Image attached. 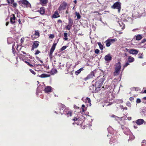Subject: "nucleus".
<instances>
[{"label":"nucleus","instance_id":"obj_41","mask_svg":"<svg viewBox=\"0 0 146 146\" xmlns=\"http://www.w3.org/2000/svg\"><path fill=\"white\" fill-rule=\"evenodd\" d=\"M94 52L95 53L98 54L99 53L100 50L99 49H97L95 50Z\"/></svg>","mask_w":146,"mask_h":146},{"label":"nucleus","instance_id":"obj_61","mask_svg":"<svg viewBox=\"0 0 146 146\" xmlns=\"http://www.w3.org/2000/svg\"><path fill=\"white\" fill-rule=\"evenodd\" d=\"M138 58H143V57L142 56H139L138 57Z\"/></svg>","mask_w":146,"mask_h":146},{"label":"nucleus","instance_id":"obj_30","mask_svg":"<svg viewBox=\"0 0 146 146\" xmlns=\"http://www.w3.org/2000/svg\"><path fill=\"white\" fill-rule=\"evenodd\" d=\"M98 45L100 48L101 50H103L104 48L102 44L100 42L98 43Z\"/></svg>","mask_w":146,"mask_h":146},{"label":"nucleus","instance_id":"obj_28","mask_svg":"<svg viewBox=\"0 0 146 146\" xmlns=\"http://www.w3.org/2000/svg\"><path fill=\"white\" fill-rule=\"evenodd\" d=\"M105 42L106 43V46L109 47L110 46L111 43L108 39L106 40Z\"/></svg>","mask_w":146,"mask_h":146},{"label":"nucleus","instance_id":"obj_27","mask_svg":"<svg viewBox=\"0 0 146 146\" xmlns=\"http://www.w3.org/2000/svg\"><path fill=\"white\" fill-rule=\"evenodd\" d=\"M83 70V68H81L80 69L76 71L75 72V74L76 75H78L79 74H80L82 70Z\"/></svg>","mask_w":146,"mask_h":146},{"label":"nucleus","instance_id":"obj_52","mask_svg":"<svg viewBox=\"0 0 146 146\" xmlns=\"http://www.w3.org/2000/svg\"><path fill=\"white\" fill-rule=\"evenodd\" d=\"M58 22L59 23H62V21L60 19H59L58 20Z\"/></svg>","mask_w":146,"mask_h":146},{"label":"nucleus","instance_id":"obj_9","mask_svg":"<svg viewBox=\"0 0 146 146\" xmlns=\"http://www.w3.org/2000/svg\"><path fill=\"white\" fill-rule=\"evenodd\" d=\"M72 120L75 121H76L75 123H73V125L76 124L78 125H80L82 123V121L76 117H74Z\"/></svg>","mask_w":146,"mask_h":146},{"label":"nucleus","instance_id":"obj_56","mask_svg":"<svg viewBox=\"0 0 146 146\" xmlns=\"http://www.w3.org/2000/svg\"><path fill=\"white\" fill-rule=\"evenodd\" d=\"M9 22H7L6 23V26H7L9 24Z\"/></svg>","mask_w":146,"mask_h":146},{"label":"nucleus","instance_id":"obj_40","mask_svg":"<svg viewBox=\"0 0 146 146\" xmlns=\"http://www.w3.org/2000/svg\"><path fill=\"white\" fill-rule=\"evenodd\" d=\"M60 105L61 106V107L60 108H59V109L60 110V111H61V110H62L64 108L65 106L63 105L62 104H60Z\"/></svg>","mask_w":146,"mask_h":146},{"label":"nucleus","instance_id":"obj_59","mask_svg":"<svg viewBox=\"0 0 146 146\" xmlns=\"http://www.w3.org/2000/svg\"><path fill=\"white\" fill-rule=\"evenodd\" d=\"M10 1L11 2V3H13L14 2V0H10Z\"/></svg>","mask_w":146,"mask_h":146},{"label":"nucleus","instance_id":"obj_24","mask_svg":"<svg viewBox=\"0 0 146 146\" xmlns=\"http://www.w3.org/2000/svg\"><path fill=\"white\" fill-rule=\"evenodd\" d=\"M16 48V46L15 44V43L13 44L12 46V52L14 54V55H15V53H16L15 50V48Z\"/></svg>","mask_w":146,"mask_h":146},{"label":"nucleus","instance_id":"obj_8","mask_svg":"<svg viewBox=\"0 0 146 146\" xmlns=\"http://www.w3.org/2000/svg\"><path fill=\"white\" fill-rule=\"evenodd\" d=\"M20 2L22 5L26 7H31V4L26 0H22Z\"/></svg>","mask_w":146,"mask_h":146},{"label":"nucleus","instance_id":"obj_63","mask_svg":"<svg viewBox=\"0 0 146 146\" xmlns=\"http://www.w3.org/2000/svg\"><path fill=\"white\" fill-rule=\"evenodd\" d=\"M134 128H135V129H137V126H135V125H134Z\"/></svg>","mask_w":146,"mask_h":146},{"label":"nucleus","instance_id":"obj_1","mask_svg":"<svg viewBox=\"0 0 146 146\" xmlns=\"http://www.w3.org/2000/svg\"><path fill=\"white\" fill-rule=\"evenodd\" d=\"M105 79L104 77H102L101 76L98 77L96 79L95 81H96V82L95 84L96 92H98L100 90V88L102 86Z\"/></svg>","mask_w":146,"mask_h":146},{"label":"nucleus","instance_id":"obj_6","mask_svg":"<svg viewBox=\"0 0 146 146\" xmlns=\"http://www.w3.org/2000/svg\"><path fill=\"white\" fill-rule=\"evenodd\" d=\"M121 17L122 20L124 21L130 22L132 20V18L131 17H127L125 15L123 14Z\"/></svg>","mask_w":146,"mask_h":146},{"label":"nucleus","instance_id":"obj_12","mask_svg":"<svg viewBox=\"0 0 146 146\" xmlns=\"http://www.w3.org/2000/svg\"><path fill=\"white\" fill-rule=\"evenodd\" d=\"M16 19V17L15 15L12 14L10 15V22L12 24H14L15 23V20Z\"/></svg>","mask_w":146,"mask_h":146},{"label":"nucleus","instance_id":"obj_7","mask_svg":"<svg viewBox=\"0 0 146 146\" xmlns=\"http://www.w3.org/2000/svg\"><path fill=\"white\" fill-rule=\"evenodd\" d=\"M68 25L66 26V28L67 29L70 30L71 29L72 25L73 24V20L71 18H68Z\"/></svg>","mask_w":146,"mask_h":146},{"label":"nucleus","instance_id":"obj_51","mask_svg":"<svg viewBox=\"0 0 146 146\" xmlns=\"http://www.w3.org/2000/svg\"><path fill=\"white\" fill-rule=\"evenodd\" d=\"M122 107L123 108H122V109H123V110H127V107L123 108V106H122Z\"/></svg>","mask_w":146,"mask_h":146},{"label":"nucleus","instance_id":"obj_31","mask_svg":"<svg viewBox=\"0 0 146 146\" xmlns=\"http://www.w3.org/2000/svg\"><path fill=\"white\" fill-rule=\"evenodd\" d=\"M55 41L54 44H53L52 47L51 48L52 49H53L54 50L57 44V42L56 43H55Z\"/></svg>","mask_w":146,"mask_h":146},{"label":"nucleus","instance_id":"obj_10","mask_svg":"<svg viewBox=\"0 0 146 146\" xmlns=\"http://www.w3.org/2000/svg\"><path fill=\"white\" fill-rule=\"evenodd\" d=\"M39 42L38 41H35L33 43L31 48V50H34L35 48H37L39 46Z\"/></svg>","mask_w":146,"mask_h":146},{"label":"nucleus","instance_id":"obj_23","mask_svg":"<svg viewBox=\"0 0 146 146\" xmlns=\"http://www.w3.org/2000/svg\"><path fill=\"white\" fill-rule=\"evenodd\" d=\"M134 58L131 56H129L128 58V61L129 62H132L134 61Z\"/></svg>","mask_w":146,"mask_h":146},{"label":"nucleus","instance_id":"obj_49","mask_svg":"<svg viewBox=\"0 0 146 146\" xmlns=\"http://www.w3.org/2000/svg\"><path fill=\"white\" fill-rule=\"evenodd\" d=\"M18 21L19 24H20L21 25H22V23L21 22V21L20 19H18Z\"/></svg>","mask_w":146,"mask_h":146},{"label":"nucleus","instance_id":"obj_39","mask_svg":"<svg viewBox=\"0 0 146 146\" xmlns=\"http://www.w3.org/2000/svg\"><path fill=\"white\" fill-rule=\"evenodd\" d=\"M54 37V36L53 34H50L49 36V38H53Z\"/></svg>","mask_w":146,"mask_h":146},{"label":"nucleus","instance_id":"obj_38","mask_svg":"<svg viewBox=\"0 0 146 146\" xmlns=\"http://www.w3.org/2000/svg\"><path fill=\"white\" fill-rule=\"evenodd\" d=\"M129 65V63L128 62H126L125 64L123 66V68H125V67H126L127 66Z\"/></svg>","mask_w":146,"mask_h":146},{"label":"nucleus","instance_id":"obj_44","mask_svg":"<svg viewBox=\"0 0 146 146\" xmlns=\"http://www.w3.org/2000/svg\"><path fill=\"white\" fill-rule=\"evenodd\" d=\"M146 42V39L144 38L141 41V43H144L145 42Z\"/></svg>","mask_w":146,"mask_h":146},{"label":"nucleus","instance_id":"obj_16","mask_svg":"<svg viewBox=\"0 0 146 146\" xmlns=\"http://www.w3.org/2000/svg\"><path fill=\"white\" fill-rule=\"evenodd\" d=\"M105 60L106 61H110L112 59V57L110 54L106 55L104 57Z\"/></svg>","mask_w":146,"mask_h":146},{"label":"nucleus","instance_id":"obj_35","mask_svg":"<svg viewBox=\"0 0 146 146\" xmlns=\"http://www.w3.org/2000/svg\"><path fill=\"white\" fill-rule=\"evenodd\" d=\"M25 62L30 67H34L33 65L32 64H31L29 62H28L27 61H25Z\"/></svg>","mask_w":146,"mask_h":146},{"label":"nucleus","instance_id":"obj_34","mask_svg":"<svg viewBox=\"0 0 146 146\" xmlns=\"http://www.w3.org/2000/svg\"><path fill=\"white\" fill-rule=\"evenodd\" d=\"M68 46H63L60 49V50L61 51H62L63 50H65L67 47Z\"/></svg>","mask_w":146,"mask_h":146},{"label":"nucleus","instance_id":"obj_47","mask_svg":"<svg viewBox=\"0 0 146 146\" xmlns=\"http://www.w3.org/2000/svg\"><path fill=\"white\" fill-rule=\"evenodd\" d=\"M54 50L53 49H52L51 48L50 51V53H53V52L54 51Z\"/></svg>","mask_w":146,"mask_h":146},{"label":"nucleus","instance_id":"obj_26","mask_svg":"<svg viewBox=\"0 0 146 146\" xmlns=\"http://www.w3.org/2000/svg\"><path fill=\"white\" fill-rule=\"evenodd\" d=\"M57 71L56 69H52L51 70L50 73L52 74H54L57 73Z\"/></svg>","mask_w":146,"mask_h":146},{"label":"nucleus","instance_id":"obj_36","mask_svg":"<svg viewBox=\"0 0 146 146\" xmlns=\"http://www.w3.org/2000/svg\"><path fill=\"white\" fill-rule=\"evenodd\" d=\"M126 105L129 107H131V104L130 102L129 101L127 102Z\"/></svg>","mask_w":146,"mask_h":146},{"label":"nucleus","instance_id":"obj_57","mask_svg":"<svg viewBox=\"0 0 146 146\" xmlns=\"http://www.w3.org/2000/svg\"><path fill=\"white\" fill-rule=\"evenodd\" d=\"M68 9H67L65 13L66 14H68Z\"/></svg>","mask_w":146,"mask_h":146},{"label":"nucleus","instance_id":"obj_14","mask_svg":"<svg viewBox=\"0 0 146 146\" xmlns=\"http://www.w3.org/2000/svg\"><path fill=\"white\" fill-rule=\"evenodd\" d=\"M40 36V34L38 30L35 31V33L33 35L31 36L33 39L38 38Z\"/></svg>","mask_w":146,"mask_h":146},{"label":"nucleus","instance_id":"obj_46","mask_svg":"<svg viewBox=\"0 0 146 146\" xmlns=\"http://www.w3.org/2000/svg\"><path fill=\"white\" fill-rule=\"evenodd\" d=\"M17 5V4L16 3H14L13 4V7H16Z\"/></svg>","mask_w":146,"mask_h":146},{"label":"nucleus","instance_id":"obj_25","mask_svg":"<svg viewBox=\"0 0 146 146\" xmlns=\"http://www.w3.org/2000/svg\"><path fill=\"white\" fill-rule=\"evenodd\" d=\"M40 4L42 6H44L47 3V0H40Z\"/></svg>","mask_w":146,"mask_h":146},{"label":"nucleus","instance_id":"obj_42","mask_svg":"<svg viewBox=\"0 0 146 146\" xmlns=\"http://www.w3.org/2000/svg\"><path fill=\"white\" fill-rule=\"evenodd\" d=\"M52 53H53L49 52V57L50 59H51L53 57Z\"/></svg>","mask_w":146,"mask_h":146},{"label":"nucleus","instance_id":"obj_20","mask_svg":"<svg viewBox=\"0 0 146 146\" xmlns=\"http://www.w3.org/2000/svg\"><path fill=\"white\" fill-rule=\"evenodd\" d=\"M38 11L41 15H43L45 12L44 8L43 7H41Z\"/></svg>","mask_w":146,"mask_h":146},{"label":"nucleus","instance_id":"obj_55","mask_svg":"<svg viewBox=\"0 0 146 146\" xmlns=\"http://www.w3.org/2000/svg\"><path fill=\"white\" fill-rule=\"evenodd\" d=\"M74 108L75 109H76L79 108L77 106L75 105L74 106Z\"/></svg>","mask_w":146,"mask_h":146},{"label":"nucleus","instance_id":"obj_17","mask_svg":"<svg viewBox=\"0 0 146 146\" xmlns=\"http://www.w3.org/2000/svg\"><path fill=\"white\" fill-rule=\"evenodd\" d=\"M52 87L50 86H47L45 87L44 91L46 93L51 92H52Z\"/></svg>","mask_w":146,"mask_h":146},{"label":"nucleus","instance_id":"obj_64","mask_svg":"<svg viewBox=\"0 0 146 146\" xmlns=\"http://www.w3.org/2000/svg\"><path fill=\"white\" fill-rule=\"evenodd\" d=\"M82 108H84L85 107V105L84 104H83L82 105Z\"/></svg>","mask_w":146,"mask_h":146},{"label":"nucleus","instance_id":"obj_3","mask_svg":"<svg viewBox=\"0 0 146 146\" xmlns=\"http://www.w3.org/2000/svg\"><path fill=\"white\" fill-rule=\"evenodd\" d=\"M111 7L113 9H117L118 13H119L121 8V3L119 2H116L114 3Z\"/></svg>","mask_w":146,"mask_h":146},{"label":"nucleus","instance_id":"obj_15","mask_svg":"<svg viewBox=\"0 0 146 146\" xmlns=\"http://www.w3.org/2000/svg\"><path fill=\"white\" fill-rule=\"evenodd\" d=\"M139 51L135 49H131L129 51V53L130 54H138Z\"/></svg>","mask_w":146,"mask_h":146},{"label":"nucleus","instance_id":"obj_13","mask_svg":"<svg viewBox=\"0 0 146 146\" xmlns=\"http://www.w3.org/2000/svg\"><path fill=\"white\" fill-rule=\"evenodd\" d=\"M136 123L137 125H142L143 123L146 124V122L143 119H141L137 120L136 121Z\"/></svg>","mask_w":146,"mask_h":146},{"label":"nucleus","instance_id":"obj_50","mask_svg":"<svg viewBox=\"0 0 146 146\" xmlns=\"http://www.w3.org/2000/svg\"><path fill=\"white\" fill-rule=\"evenodd\" d=\"M86 99L89 103L90 102H91V100L90 98L87 97V98Z\"/></svg>","mask_w":146,"mask_h":146},{"label":"nucleus","instance_id":"obj_4","mask_svg":"<svg viewBox=\"0 0 146 146\" xmlns=\"http://www.w3.org/2000/svg\"><path fill=\"white\" fill-rule=\"evenodd\" d=\"M67 5V3L64 1L60 5L58 8V10L59 11H61L65 10L66 9Z\"/></svg>","mask_w":146,"mask_h":146},{"label":"nucleus","instance_id":"obj_2","mask_svg":"<svg viewBox=\"0 0 146 146\" xmlns=\"http://www.w3.org/2000/svg\"><path fill=\"white\" fill-rule=\"evenodd\" d=\"M121 68V63L120 62H118L115 65V70L113 73L114 76H116L119 75Z\"/></svg>","mask_w":146,"mask_h":146},{"label":"nucleus","instance_id":"obj_22","mask_svg":"<svg viewBox=\"0 0 146 146\" xmlns=\"http://www.w3.org/2000/svg\"><path fill=\"white\" fill-rule=\"evenodd\" d=\"M37 76L41 78H44L49 77L50 76V75L47 74H43L40 75H38Z\"/></svg>","mask_w":146,"mask_h":146},{"label":"nucleus","instance_id":"obj_45","mask_svg":"<svg viewBox=\"0 0 146 146\" xmlns=\"http://www.w3.org/2000/svg\"><path fill=\"white\" fill-rule=\"evenodd\" d=\"M141 102V100L140 99L138 98L136 100V102L137 103H140Z\"/></svg>","mask_w":146,"mask_h":146},{"label":"nucleus","instance_id":"obj_33","mask_svg":"<svg viewBox=\"0 0 146 146\" xmlns=\"http://www.w3.org/2000/svg\"><path fill=\"white\" fill-rule=\"evenodd\" d=\"M108 40L110 41V43H113L115 42V41H116L117 40V39L116 38H115L114 39H108Z\"/></svg>","mask_w":146,"mask_h":146},{"label":"nucleus","instance_id":"obj_48","mask_svg":"<svg viewBox=\"0 0 146 146\" xmlns=\"http://www.w3.org/2000/svg\"><path fill=\"white\" fill-rule=\"evenodd\" d=\"M129 99L130 101H132L134 100V98L133 97H131Z\"/></svg>","mask_w":146,"mask_h":146},{"label":"nucleus","instance_id":"obj_11","mask_svg":"<svg viewBox=\"0 0 146 146\" xmlns=\"http://www.w3.org/2000/svg\"><path fill=\"white\" fill-rule=\"evenodd\" d=\"M95 76V75L94 72L93 71H92L85 78L84 80H88L90 79L93 78Z\"/></svg>","mask_w":146,"mask_h":146},{"label":"nucleus","instance_id":"obj_53","mask_svg":"<svg viewBox=\"0 0 146 146\" xmlns=\"http://www.w3.org/2000/svg\"><path fill=\"white\" fill-rule=\"evenodd\" d=\"M16 46H17V47H16V48H16L17 50H18V47H19V45H18V44H17V45H16Z\"/></svg>","mask_w":146,"mask_h":146},{"label":"nucleus","instance_id":"obj_60","mask_svg":"<svg viewBox=\"0 0 146 146\" xmlns=\"http://www.w3.org/2000/svg\"><path fill=\"white\" fill-rule=\"evenodd\" d=\"M74 3H75V4H76L77 3V1L76 0H74Z\"/></svg>","mask_w":146,"mask_h":146},{"label":"nucleus","instance_id":"obj_29","mask_svg":"<svg viewBox=\"0 0 146 146\" xmlns=\"http://www.w3.org/2000/svg\"><path fill=\"white\" fill-rule=\"evenodd\" d=\"M75 14L77 17V19H80L81 17L79 13H78L77 12H75Z\"/></svg>","mask_w":146,"mask_h":146},{"label":"nucleus","instance_id":"obj_32","mask_svg":"<svg viewBox=\"0 0 146 146\" xmlns=\"http://www.w3.org/2000/svg\"><path fill=\"white\" fill-rule=\"evenodd\" d=\"M67 33H64V40H68Z\"/></svg>","mask_w":146,"mask_h":146},{"label":"nucleus","instance_id":"obj_18","mask_svg":"<svg viewBox=\"0 0 146 146\" xmlns=\"http://www.w3.org/2000/svg\"><path fill=\"white\" fill-rule=\"evenodd\" d=\"M60 17V15L57 11H55L54 14L52 16V18H56Z\"/></svg>","mask_w":146,"mask_h":146},{"label":"nucleus","instance_id":"obj_62","mask_svg":"<svg viewBox=\"0 0 146 146\" xmlns=\"http://www.w3.org/2000/svg\"><path fill=\"white\" fill-rule=\"evenodd\" d=\"M142 93H146V90H145L143 92H142Z\"/></svg>","mask_w":146,"mask_h":146},{"label":"nucleus","instance_id":"obj_37","mask_svg":"<svg viewBox=\"0 0 146 146\" xmlns=\"http://www.w3.org/2000/svg\"><path fill=\"white\" fill-rule=\"evenodd\" d=\"M29 71H30V72L33 74H34V75H35L36 74V73L35 72V71L31 69H29Z\"/></svg>","mask_w":146,"mask_h":146},{"label":"nucleus","instance_id":"obj_54","mask_svg":"<svg viewBox=\"0 0 146 146\" xmlns=\"http://www.w3.org/2000/svg\"><path fill=\"white\" fill-rule=\"evenodd\" d=\"M127 118L128 120H129L131 119V117H128Z\"/></svg>","mask_w":146,"mask_h":146},{"label":"nucleus","instance_id":"obj_5","mask_svg":"<svg viewBox=\"0 0 146 146\" xmlns=\"http://www.w3.org/2000/svg\"><path fill=\"white\" fill-rule=\"evenodd\" d=\"M64 113L68 117H71L72 115L73 111L69 108H66L64 110Z\"/></svg>","mask_w":146,"mask_h":146},{"label":"nucleus","instance_id":"obj_21","mask_svg":"<svg viewBox=\"0 0 146 146\" xmlns=\"http://www.w3.org/2000/svg\"><path fill=\"white\" fill-rule=\"evenodd\" d=\"M135 37L136 40H139L143 38L142 36L141 35L139 34L137 35H135Z\"/></svg>","mask_w":146,"mask_h":146},{"label":"nucleus","instance_id":"obj_19","mask_svg":"<svg viewBox=\"0 0 146 146\" xmlns=\"http://www.w3.org/2000/svg\"><path fill=\"white\" fill-rule=\"evenodd\" d=\"M120 27L122 29H124L125 28V25L124 23L121 21H119L118 22Z\"/></svg>","mask_w":146,"mask_h":146},{"label":"nucleus","instance_id":"obj_58","mask_svg":"<svg viewBox=\"0 0 146 146\" xmlns=\"http://www.w3.org/2000/svg\"><path fill=\"white\" fill-rule=\"evenodd\" d=\"M21 52H22L23 54H25V55H26V54H26V53L25 52H24V51H21Z\"/></svg>","mask_w":146,"mask_h":146},{"label":"nucleus","instance_id":"obj_43","mask_svg":"<svg viewBox=\"0 0 146 146\" xmlns=\"http://www.w3.org/2000/svg\"><path fill=\"white\" fill-rule=\"evenodd\" d=\"M40 52L38 50H37L35 52V55H37L39 54Z\"/></svg>","mask_w":146,"mask_h":146}]
</instances>
